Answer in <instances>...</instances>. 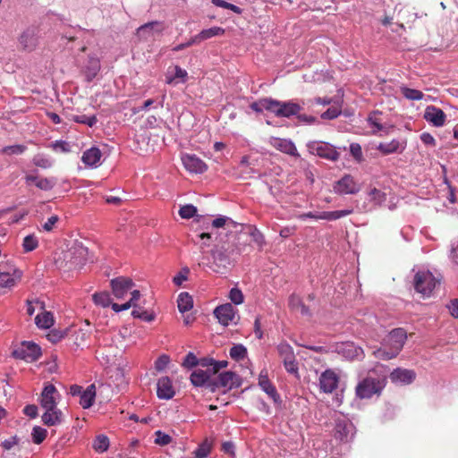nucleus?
I'll list each match as a JSON object with an SVG mask.
<instances>
[{"label":"nucleus","mask_w":458,"mask_h":458,"mask_svg":"<svg viewBox=\"0 0 458 458\" xmlns=\"http://www.w3.org/2000/svg\"><path fill=\"white\" fill-rule=\"evenodd\" d=\"M387 383V376L382 365L370 369L367 376L355 387V394L359 399H369L373 395H380Z\"/></svg>","instance_id":"f257e3e1"},{"label":"nucleus","mask_w":458,"mask_h":458,"mask_svg":"<svg viewBox=\"0 0 458 458\" xmlns=\"http://www.w3.org/2000/svg\"><path fill=\"white\" fill-rule=\"evenodd\" d=\"M250 107L256 113H261L263 110L273 113L276 117L290 118L297 115L302 106L293 101L283 102L272 98H263L250 104Z\"/></svg>","instance_id":"f03ea898"},{"label":"nucleus","mask_w":458,"mask_h":458,"mask_svg":"<svg viewBox=\"0 0 458 458\" xmlns=\"http://www.w3.org/2000/svg\"><path fill=\"white\" fill-rule=\"evenodd\" d=\"M406 339L407 334L403 328H394L384 338L382 347L373 351L372 354L376 359L384 360L395 358L402 351Z\"/></svg>","instance_id":"7ed1b4c3"},{"label":"nucleus","mask_w":458,"mask_h":458,"mask_svg":"<svg viewBox=\"0 0 458 458\" xmlns=\"http://www.w3.org/2000/svg\"><path fill=\"white\" fill-rule=\"evenodd\" d=\"M439 284L440 279L435 277L430 271H419L413 278L415 291L425 297L430 296Z\"/></svg>","instance_id":"20e7f679"},{"label":"nucleus","mask_w":458,"mask_h":458,"mask_svg":"<svg viewBox=\"0 0 458 458\" xmlns=\"http://www.w3.org/2000/svg\"><path fill=\"white\" fill-rule=\"evenodd\" d=\"M40 347L32 342H23L21 346L14 349L12 356L15 359L23 360L27 362H33L41 356Z\"/></svg>","instance_id":"39448f33"},{"label":"nucleus","mask_w":458,"mask_h":458,"mask_svg":"<svg viewBox=\"0 0 458 458\" xmlns=\"http://www.w3.org/2000/svg\"><path fill=\"white\" fill-rule=\"evenodd\" d=\"M308 148L311 154L331 161H336L340 156L335 148L327 142L312 141L308 144Z\"/></svg>","instance_id":"423d86ee"},{"label":"nucleus","mask_w":458,"mask_h":458,"mask_svg":"<svg viewBox=\"0 0 458 458\" xmlns=\"http://www.w3.org/2000/svg\"><path fill=\"white\" fill-rule=\"evenodd\" d=\"M21 273L10 263H0V287H13L21 278Z\"/></svg>","instance_id":"0eeeda50"},{"label":"nucleus","mask_w":458,"mask_h":458,"mask_svg":"<svg viewBox=\"0 0 458 458\" xmlns=\"http://www.w3.org/2000/svg\"><path fill=\"white\" fill-rule=\"evenodd\" d=\"M17 40L20 51L32 52L38 44V31L35 28H27L19 35Z\"/></svg>","instance_id":"6e6552de"},{"label":"nucleus","mask_w":458,"mask_h":458,"mask_svg":"<svg viewBox=\"0 0 458 458\" xmlns=\"http://www.w3.org/2000/svg\"><path fill=\"white\" fill-rule=\"evenodd\" d=\"M277 351L279 356L283 360L284 369L287 372L298 374L299 367L293 347L286 343H282L277 346Z\"/></svg>","instance_id":"1a4fd4ad"},{"label":"nucleus","mask_w":458,"mask_h":458,"mask_svg":"<svg viewBox=\"0 0 458 458\" xmlns=\"http://www.w3.org/2000/svg\"><path fill=\"white\" fill-rule=\"evenodd\" d=\"M352 213V209H344V210H335V211H323V212H307L299 214L296 217L300 220H304L306 218H313V219H323L328 221H334L349 216Z\"/></svg>","instance_id":"9d476101"},{"label":"nucleus","mask_w":458,"mask_h":458,"mask_svg":"<svg viewBox=\"0 0 458 458\" xmlns=\"http://www.w3.org/2000/svg\"><path fill=\"white\" fill-rule=\"evenodd\" d=\"M334 191L341 195L356 194L360 191V186L352 175L345 174L335 182Z\"/></svg>","instance_id":"9b49d317"},{"label":"nucleus","mask_w":458,"mask_h":458,"mask_svg":"<svg viewBox=\"0 0 458 458\" xmlns=\"http://www.w3.org/2000/svg\"><path fill=\"white\" fill-rule=\"evenodd\" d=\"M319 389L325 394L333 393L338 386L339 376L331 369L323 371L319 377Z\"/></svg>","instance_id":"f8f14e48"},{"label":"nucleus","mask_w":458,"mask_h":458,"mask_svg":"<svg viewBox=\"0 0 458 458\" xmlns=\"http://www.w3.org/2000/svg\"><path fill=\"white\" fill-rule=\"evenodd\" d=\"M164 30V23L154 21L140 26L136 30V36L140 41H148L155 33L161 34Z\"/></svg>","instance_id":"ddd939ff"},{"label":"nucleus","mask_w":458,"mask_h":458,"mask_svg":"<svg viewBox=\"0 0 458 458\" xmlns=\"http://www.w3.org/2000/svg\"><path fill=\"white\" fill-rule=\"evenodd\" d=\"M60 394L53 384H46L39 396L40 406L45 410L57 406Z\"/></svg>","instance_id":"4468645a"},{"label":"nucleus","mask_w":458,"mask_h":458,"mask_svg":"<svg viewBox=\"0 0 458 458\" xmlns=\"http://www.w3.org/2000/svg\"><path fill=\"white\" fill-rule=\"evenodd\" d=\"M182 162L184 168L191 174H203L207 171V164L195 154H183Z\"/></svg>","instance_id":"2eb2a0df"},{"label":"nucleus","mask_w":458,"mask_h":458,"mask_svg":"<svg viewBox=\"0 0 458 458\" xmlns=\"http://www.w3.org/2000/svg\"><path fill=\"white\" fill-rule=\"evenodd\" d=\"M133 286L134 283L129 277L119 276L111 280L112 292L117 299L123 298Z\"/></svg>","instance_id":"dca6fc26"},{"label":"nucleus","mask_w":458,"mask_h":458,"mask_svg":"<svg viewBox=\"0 0 458 458\" xmlns=\"http://www.w3.org/2000/svg\"><path fill=\"white\" fill-rule=\"evenodd\" d=\"M259 387L276 403L281 402L280 395L274 384L268 378L267 369H262L259 376Z\"/></svg>","instance_id":"f3484780"},{"label":"nucleus","mask_w":458,"mask_h":458,"mask_svg":"<svg viewBox=\"0 0 458 458\" xmlns=\"http://www.w3.org/2000/svg\"><path fill=\"white\" fill-rule=\"evenodd\" d=\"M210 253L214 260L213 263L205 262V257L203 256L201 260L199 261L198 266H207L214 272H220L221 267H225L227 257L217 247L212 249Z\"/></svg>","instance_id":"a211bd4d"},{"label":"nucleus","mask_w":458,"mask_h":458,"mask_svg":"<svg viewBox=\"0 0 458 458\" xmlns=\"http://www.w3.org/2000/svg\"><path fill=\"white\" fill-rule=\"evenodd\" d=\"M157 394L159 399L169 400L175 394L172 380L168 377H161L157 384Z\"/></svg>","instance_id":"6ab92c4d"},{"label":"nucleus","mask_w":458,"mask_h":458,"mask_svg":"<svg viewBox=\"0 0 458 458\" xmlns=\"http://www.w3.org/2000/svg\"><path fill=\"white\" fill-rule=\"evenodd\" d=\"M214 314L220 324L228 326L234 318L235 310L231 303H225L216 307Z\"/></svg>","instance_id":"aec40b11"},{"label":"nucleus","mask_w":458,"mask_h":458,"mask_svg":"<svg viewBox=\"0 0 458 458\" xmlns=\"http://www.w3.org/2000/svg\"><path fill=\"white\" fill-rule=\"evenodd\" d=\"M389 377L394 384L409 385L415 379L416 374L413 370L398 368L390 373Z\"/></svg>","instance_id":"412c9836"},{"label":"nucleus","mask_w":458,"mask_h":458,"mask_svg":"<svg viewBox=\"0 0 458 458\" xmlns=\"http://www.w3.org/2000/svg\"><path fill=\"white\" fill-rule=\"evenodd\" d=\"M424 118L434 126L440 127L445 124L446 115L442 109L429 106L425 110Z\"/></svg>","instance_id":"4be33fe9"},{"label":"nucleus","mask_w":458,"mask_h":458,"mask_svg":"<svg viewBox=\"0 0 458 458\" xmlns=\"http://www.w3.org/2000/svg\"><path fill=\"white\" fill-rule=\"evenodd\" d=\"M271 145L276 149H277L284 154H287V155H290V156H293L295 157H300V154L298 153V150H297L294 143L290 140L274 138L271 140Z\"/></svg>","instance_id":"5701e85b"},{"label":"nucleus","mask_w":458,"mask_h":458,"mask_svg":"<svg viewBox=\"0 0 458 458\" xmlns=\"http://www.w3.org/2000/svg\"><path fill=\"white\" fill-rule=\"evenodd\" d=\"M41 420L48 427L59 425L63 421V412L57 406L45 409Z\"/></svg>","instance_id":"b1692460"},{"label":"nucleus","mask_w":458,"mask_h":458,"mask_svg":"<svg viewBox=\"0 0 458 458\" xmlns=\"http://www.w3.org/2000/svg\"><path fill=\"white\" fill-rule=\"evenodd\" d=\"M26 183L30 184L34 182L36 187L42 191H50L52 190L55 184L56 180L53 177L51 178H42L38 176H35L33 174H28L25 177Z\"/></svg>","instance_id":"393cba45"},{"label":"nucleus","mask_w":458,"mask_h":458,"mask_svg":"<svg viewBox=\"0 0 458 458\" xmlns=\"http://www.w3.org/2000/svg\"><path fill=\"white\" fill-rule=\"evenodd\" d=\"M352 428V425L345 420H338L334 429L335 438L341 442H347L348 436Z\"/></svg>","instance_id":"a878e982"},{"label":"nucleus","mask_w":458,"mask_h":458,"mask_svg":"<svg viewBox=\"0 0 458 458\" xmlns=\"http://www.w3.org/2000/svg\"><path fill=\"white\" fill-rule=\"evenodd\" d=\"M102 153L98 148L92 147L83 152L81 161L89 166H97L101 159Z\"/></svg>","instance_id":"bb28decb"},{"label":"nucleus","mask_w":458,"mask_h":458,"mask_svg":"<svg viewBox=\"0 0 458 458\" xmlns=\"http://www.w3.org/2000/svg\"><path fill=\"white\" fill-rule=\"evenodd\" d=\"M237 379V375L231 371H226L219 374L216 382L213 385L216 387H225L228 389H232L235 386V380Z\"/></svg>","instance_id":"cd10ccee"},{"label":"nucleus","mask_w":458,"mask_h":458,"mask_svg":"<svg viewBox=\"0 0 458 458\" xmlns=\"http://www.w3.org/2000/svg\"><path fill=\"white\" fill-rule=\"evenodd\" d=\"M96 397V387L95 385L89 386L86 390H84L80 398V404L82 408L88 409L89 408L95 400Z\"/></svg>","instance_id":"c85d7f7f"},{"label":"nucleus","mask_w":458,"mask_h":458,"mask_svg":"<svg viewBox=\"0 0 458 458\" xmlns=\"http://www.w3.org/2000/svg\"><path fill=\"white\" fill-rule=\"evenodd\" d=\"M288 304L290 309L299 311L302 316H310L309 308L302 302L298 295L292 294L289 297Z\"/></svg>","instance_id":"c756f323"},{"label":"nucleus","mask_w":458,"mask_h":458,"mask_svg":"<svg viewBox=\"0 0 458 458\" xmlns=\"http://www.w3.org/2000/svg\"><path fill=\"white\" fill-rule=\"evenodd\" d=\"M341 352L350 360L359 359L363 355V350L360 347L355 346L352 343L344 344Z\"/></svg>","instance_id":"7c9ffc66"},{"label":"nucleus","mask_w":458,"mask_h":458,"mask_svg":"<svg viewBox=\"0 0 458 458\" xmlns=\"http://www.w3.org/2000/svg\"><path fill=\"white\" fill-rule=\"evenodd\" d=\"M211 374L203 369H196L191 375V382L195 386H204L209 379Z\"/></svg>","instance_id":"2f4dec72"},{"label":"nucleus","mask_w":458,"mask_h":458,"mask_svg":"<svg viewBox=\"0 0 458 458\" xmlns=\"http://www.w3.org/2000/svg\"><path fill=\"white\" fill-rule=\"evenodd\" d=\"M177 304L180 312L189 311L193 307L192 297L188 293H181L178 296Z\"/></svg>","instance_id":"473e14b6"},{"label":"nucleus","mask_w":458,"mask_h":458,"mask_svg":"<svg viewBox=\"0 0 458 458\" xmlns=\"http://www.w3.org/2000/svg\"><path fill=\"white\" fill-rule=\"evenodd\" d=\"M35 322L40 328H49L54 323V318L50 312L45 311L36 316Z\"/></svg>","instance_id":"72a5a7b5"},{"label":"nucleus","mask_w":458,"mask_h":458,"mask_svg":"<svg viewBox=\"0 0 458 458\" xmlns=\"http://www.w3.org/2000/svg\"><path fill=\"white\" fill-rule=\"evenodd\" d=\"M224 34H225V30L221 27L216 26V27H212V28L201 30L198 34V36H199L198 38L200 40V42H202V41L211 38L213 37L222 36Z\"/></svg>","instance_id":"f704fd0d"},{"label":"nucleus","mask_w":458,"mask_h":458,"mask_svg":"<svg viewBox=\"0 0 458 458\" xmlns=\"http://www.w3.org/2000/svg\"><path fill=\"white\" fill-rule=\"evenodd\" d=\"M100 70V64L98 59H90L89 65L85 69V76L88 81H91Z\"/></svg>","instance_id":"c9c22d12"},{"label":"nucleus","mask_w":458,"mask_h":458,"mask_svg":"<svg viewBox=\"0 0 458 458\" xmlns=\"http://www.w3.org/2000/svg\"><path fill=\"white\" fill-rule=\"evenodd\" d=\"M131 315L133 318H140L141 320L147 322H150L155 319V314L153 312L146 310L139 306L132 310Z\"/></svg>","instance_id":"e433bc0d"},{"label":"nucleus","mask_w":458,"mask_h":458,"mask_svg":"<svg viewBox=\"0 0 458 458\" xmlns=\"http://www.w3.org/2000/svg\"><path fill=\"white\" fill-rule=\"evenodd\" d=\"M95 304L106 308L111 305L112 300L110 294L106 292L96 293L92 296Z\"/></svg>","instance_id":"4c0bfd02"},{"label":"nucleus","mask_w":458,"mask_h":458,"mask_svg":"<svg viewBox=\"0 0 458 458\" xmlns=\"http://www.w3.org/2000/svg\"><path fill=\"white\" fill-rule=\"evenodd\" d=\"M109 439L105 435H99L94 440L93 447L98 453H103L108 449Z\"/></svg>","instance_id":"58836bf2"},{"label":"nucleus","mask_w":458,"mask_h":458,"mask_svg":"<svg viewBox=\"0 0 458 458\" xmlns=\"http://www.w3.org/2000/svg\"><path fill=\"white\" fill-rule=\"evenodd\" d=\"M47 431L39 426H35L32 428L31 437L34 444H41L47 437Z\"/></svg>","instance_id":"ea45409f"},{"label":"nucleus","mask_w":458,"mask_h":458,"mask_svg":"<svg viewBox=\"0 0 458 458\" xmlns=\"http://www.w3.org/2000/svg\"><path fill=\"white\" fill-rule=\"evenodd\" d=\"M400 142L396 140H393L390 142L380 143L377 149L383 154H391L398 150Z\"/></svg>","instance_id":"a19ab883"},{"label":"nucleus","mask_w":458,"mask_h":458,"mask_svg":"<svg viewBox=\"0 0 458 458\" xmlns=\"http://www.w3.org/2000/svg\"><path fill=\"white\" fill-rule=\"evenodd\" d=\"M401 91L403 97L410 100H421L424 97V94L420 90L407 87H402Z\"/></svg>","instance_id":"79ce46f5"},{"label":"nucleus","mask_w":458,"mask_h":458,"mask_svg":"<svg viewBox=\"0 0 458 458\" xmlns=\"http://www.w3.org/2000/svg\"><path fill=\"white\" fill-rule=\"evenodd\" d=\"M369 196L370 200L377 206L382 205L386 200V194L377 188H372L369 192Z\"/></svg>","instance_id":"37998d69"},{"label":"nucleus","mask_w":458,"mask_h":458,"mask_svg":"<svg viewBox=\"0 0 458 458\" xmlns=\"http://www.w3.org/2000/svg\"><path fill=\"white\" fill-rule=\"evenodd\" d=\"M38 246V241L34 234L27 235L23 239L22 247L24 252H30L37 249Z\"/></svg>","instance_id":"c03bdc74"},{"label":"nucleus","mask_w":458,"mask_h":458,"mask_svg":"<svg viewBox=\"0 0 458 458\" xmlns=\"http://www.w3.org/2000/svg\"><path fill=\"white\" fill-rule=\"evenodd\" d=\"M381 114L379 111H374L370 113L368 116V123L373 127V132L377 133L383 130V125L380 123V120L377 118V115Z\"/></svg>","instance_id":"a18cd8bd"},{"label":"nucleus","mask_w":458,"mask_h":458,"mask_svg":"<svg viewBox=\"0 0 458 458\" xmlns=\"http://www.w3.org/2000/svg\"><path fill=\"white\" fill-rule=\"evenodd\" d=\"M72 120L78 123L87 124L89 127H93L98 122L96 115L88 116L86 114L73 115Z\"/></svg>","instance_id":"49530a36"},{"label":"nucleus","mask_w":458,"mask_h":458,"mask_svg":"<svg viewBox=\"0 0 458 458\" xmlns=\"http://www.w3.org/2000/svg\"><path fill=\"white\" fill-rule=\"evenodd\" d=\"M246 353H247V350L242 344L233 345L230 349V356L232 359H233L235 360H242L246 356Z\"/></svg>","instance_id":"de8ad7c7"},{"label":"nucleus","mask_w":458,"mask_h":458,"mask_svg":"<svg viewBox=\"0 0 458 458\" xmlns=\"http://www.w3.org/2000/svg\"><path fill=\"white\" fill-rule=\"evenodd\" d=\"M236 225H237V223L234 222L232 218L227 217V216H223L216 217L212 222V226L215 228H221L225 225L235 227Z\"/></svg>","instance_id":"09e8293b"},{"label":"nucleus","mask_w":458,"mask_h":458,"mask_svg":"<svg viewBox=\"0 0 458 458\" xmlns=\"http://www.w3.org/2000/svg\"><path fill=\"white\" fill-rule=\"evenodd\" d=\"M211 451V444L208 439H205L199 447L194 451V454L198 458H206Z\"/></svg>","instance_id":"8fccbe9b"},{"label":"nucleus","mask_w":458,"mask_h":458,"mask_svg":"<svg viewBox=\"0 0 458 458\" xmlns=\"http://www.w3.org/2000/svg\"><path fill=\"white\" fill-rule=\"evenodd\" d=\"M197 208L191 204L184 205L180 208L179 215L182 218L190 219L196 216Z\"/></svg>","instance_id":"3c124183"},{"label":"nucleus","mask_w":458,"mask_h":458,"mask_svg":"<svg viewBox=\"0 0 458 458\" xmlns=\"http://www.w3.org/2000/svg\"><path fill=\"white\" fill-rule=\"evenodd\" d=\"M211 2L216 6L231 10L235 13L240 14L242 13V9L239 6L233 4L231 3H228L225 0H211Z\"/></svg>","instance_id":"603ef678"},{"label":"nucleus","mask_w":458,"mask_h":458,"mask_svg":"<svg viewBox=\"0 0 458 458\" xmlns=\"http://www.w3.org/2000/svg\"><path fill=\"white\" fill-rule=\"evenodd\" d=\"M25 150L26 147L24 145L17 144L4 147L2 148L1 153L6 155H20L22 154Z\"/></svg>","instance_id":"864d4df0"},{"label":"nucleus","mask_w":458,"mask_h":458,"mask_svg":"<svg viewBox=\"0 0 458 458\" xmlns=\"http://www.w3.org/2000/svg\"><path fill=\"white\" fill-rule=\"evenodd\" d=\"M229 298L231 301L235 305L242 304L244 301V297L242 291L235 287L231 289L229 293Z\"/></svg>","instance_id":"5fc2aeb1"},{"label":"nucleus","mask_w":458,"mask_h":458,"mask_svg":"<svg viewBox=\"0 0 458 458\" xmlns=\"http://www.w3.org/2000/svg\"><path fill=\"white\" fill-rule=\"evenodd\" d=\"M155 435H156L155 443L157 445H166L172 441V437L169 435H167L160 430H157L155 433Z\"/></svg>","instance_id":"6e6d98bb"},{"label":"nucleus","mask_w":458,"mask_h":458,"mask_svg":"<svg viewBox=\"0 0 458 458\" xmlns=\"http://www.w3.org/2000/svg\"><path fill=\"white\" fill-rule=\"evenodd\" d=\"M170 362V358L168 355H165V354H162L161 356H159L157 358V360L155 361V369L157 370V371H162L164 370L167 365L169 364Z\"/></svg>","instance_id":"4d7b16f0"},{"label":"nucleus","mask_w":458,"mask_h":458,"mask_svg":"<svg viewBox=\"0 0 458 458\" xmlns=\"http://www.w3.org/2000/svg\"><path fill=\"white\" fill-rule=\"evenodd\" d=\"M189 273L190 269L188 267L182 268V270L173 279L174 284L178 286L181 285L184 281L187 280Z\"/></svg>","instance_id":"13d9d810"},{"label":"nucleus","mask_w":458,"mask_h":458,"mask_svg":"<svg viewBox=\"0 0 458 458\" xmlns=\"http://www.w3.org/2000/svg\"><path fill=\"white\" fill-rule=\"evenodd\" d=\"M197 365H199L197 357L192 352H189L182 361V366L188 369H191Z\"/></svg>","instance_id":"bf43d9fd"},{"label":"nucleus","mask_w":458,"mask_h":458,"mask_svg":"<svg viewBox=\"0 0 458 458\" xmlns=\"http://www.w3.org/2000/svg\"><path fill=\"white\" fill-rule=\"evenodd\" d=\"M174 70H175L174 77L167 79V83H169V84L172 83L175 79H181L182 81L184 82L187 78V74H188L187 72L178 65H176L174 67Z\"/></svg>","instance_id":"052dcab7"},{"label":"nucleus","mask_w":458,"mask_h":458,"mask_svg":"<svg viewBox=\"0 0 458 458\" xmlns=\"http://www.w3.org/2000/svg\"><path fill=\"white\" fill-rule=\"evenodd\" d=\"M340 114L341 111L337 107H330L321 114V117L331 120L336 118Z\"/></svg>","instance_id":"680f3d73"},{"label":"nucleus","mask_w":458,"mask_h":458,"mask_svg":"<svg viewBox=\"0 0 458 458\" xmlns=\"http://www.w3.org/2000/svg\"><path fill=\"white\" fill-rule=\"evenodd\" d=\"M59 221V217L58 216L56 215H54L52 216H50L47 222H45L43 225H42V228L46 231V232H50L53 230L54 226L55 225V224Z\"/></svg>","instance_id":"e2e57ef3"},{"label":"nucleus","mask_w":458,"mask_h":458,"mask_svg":"<svg viewBox=\"0 0 458 458\" xmlns=\"http://www.w3.org/2000/svg\"><path fill=\"white\" fill-rule=\"evenodd\" d=\"M25 415L34 419L38 416V407L35 404L26 405L23 409Z\"/></svg>","instance_id":"0e129e2a"},{"label":"nucleus","mask_w":458,"mask_h":458,"mask_svg":"<svg viewBox=\"0 0 458 458\" xmlns=\"http://www.w3.org/2000/svg\"><path fill=\"white\" fill-rule=\"evenodd\" d=\"M350 150L353 157H355L357 160H360L362 157V151L361 148L358 143H352L350 146Z\"/></svg>","instance_id":"69168bd1"},{"label":"nucleus","mask_w":458,"mask_h":458,"mask_svg":"<svg viewBox=\"0 0 458 458\" xmlns=\"http://www.w3.org/2000/svg\"><path fill=\"white\" fill-rule=\"evenodd\" d=\"M450 314L458 318V299L452 300L450 303L447 305Z\"/></svg>","instance_id":"338daca9"},{"label":"nucleus","mask_w":458,"mask_h":458,"mask_svg":"<svg viewBox=\"0 0 458 458\" xmlns=\"http://www.w3.org/2000/svg\"><path fill=\"white\" fill-rule=\"evenodd\" d=\"M221 450L230 455H234V445L231 441L224 442Z\"/></svg>","instance_id":"774afa93"}]
</instances>
